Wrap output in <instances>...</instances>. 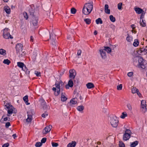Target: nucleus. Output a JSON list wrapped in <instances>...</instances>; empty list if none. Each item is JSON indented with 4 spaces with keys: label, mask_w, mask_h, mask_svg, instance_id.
<instances>
[{
    "label": "nucleus",
    "mask_w": 147,
    "mask_h": 147,
    "mask_svg": "<svg viewBox=\"0 0 147 147\" xmlns=\"http://www.w3.org/2000/svg\"><path fill=\"white\" fill-rule=\"evenodd\" d=\"M119 121L118 118L115 116L111 117L110 123L112 126L114 127H116L118 125Z\"/></svg>",
    "instance_id": "obj_3"
},
{
    "label": "nucleus",
    "mask_w": 147,
    "mask_h": 147,
    "mask_svg": "<svg viewBox=\"0 0 147 147\" xmlns=\"http://www.w3.org/2000/svg\"><path fill=\"white\" fill-rule=\"evenodd\" d=\"M58 83V81L56 80L55 84V87H53L52 90L54 91V94L55 96H57L59 94L60 92V86Z\"/></svg>",
    "instance_id": "obj_4"
},
{
    "label": "nucleus",
    "mask_w": 147,
    "mask_h": 147,
    "mask_svg": "<svg viewBox=\"0 0 147 147\" xmlns=\"http://www.w3.org/2000/svg\"><path fill=\"white\" fill-rule=\"evenodd\" d=\"M140 57H134L133 59V63L137 67H138V64L140 61Z\"/></svg>",
    "instance_id": "obj_14"
},
{
    "label": "nucleus",
    "mask_w": 147,
    "mask_h": 147,
    "mask_svg": "<svg viewBox=\"0 0 147 147\" xmlns=\"http://www.w3.org/2000/svg\"><path fill=\"white\" fill-rule=\"evenodd\" d=\"M67 99V98L62 93L61 94V100L63 101H66Z\"/></svg>",
    "instance_id": "obj_40"
},
{
    "label": "nucleus",
    "mask_w": 147,
    "mask_h": 147,
    "mask_svg": "<svg viewBox=\"0 0 147 147\" xmlns=\"http://www.w3.org/2000/svg\"><path fill=\"white\" fill-rule=\"evenodd\" d=\"M76 144V142L75 141H72L71 143H69L67 147H75Z\"/></svg>",
    "instance_id": "obj_21"
},
{
    "label": "nucleus",
    "mask_w": 147,
    "mask_h": 147,
    "mask_svg": "<svg viewBox=\"0 0 147 147\" xmlns=\"http://www.w3.org/2000/svg\"><path fill=\"white\" fill-rule=\"evenodd\" d=\"M134 9L136 12L138 14L142 13L145 11L142 9L138 7L135 8Z\"/></svg>",
    "instance_id": "obj_18"
},
{
    "label": "nucleus",
    "mask_w": 147,
    "mask_h": 147,
    "mask_svg": "<svg viewBox=\"0 0 147 147\" xmlns=\"http://www.w3.org/2000/svg\"><path fill=\"white\" fill-rule=\"evenodd\" d=\"M9 146V144L8 143H5L2 145V147H8Z\"/></svg>",
    "instance_id": "obj_62"
},
{
    "label": "nucleus",
    "mask_w": 147,
    "mask_h": 147,
    "mask_svg": "<svg viewBox=\"0 0 147 147\" xmlns=\"http://www.w3.org/2000/svg\"><path fill=\"white\" fill-rule=\"evenodd\" d=\"M138 91V89L135 87H133L131 89L132 92L133 94L136 93Z\"/></svg>",
    "instance_id": "obj_44"
},
{
    "label": "nucleus",
    "mask_w": 147,
    "mask_h": 147,
    "mask_svg": "<svg viewBox=\"0 0 147 147\" xmlns=\"http://www.w3.org/2000/svg\"><path fill=\"white\" fill-rule=\"evenodd\" d=\"M140 26L142 27H145L146 26L145 20H140Z\"/></svg>",
    "instance_id": "obj_25"
},
{
    "label": "nucleus",
    "mask_w": 147,
    "mask_h": 147,
    "mask_svg": "<svg viewBox=\"0 0 147 147\" xmlns=\"http://www.w3.org/2000/svg\"><path fill=\"white\" fill-rule=\"evenodd\" d=\"M122 115L120 117L122 119H124L125 117L127 116V114L125 112H123L122 113Z\"/></svg>",
    "instance_id": "obj_41"
},
{
    "label": "nucleus",
    "mask_w": 147,
    "mask_h": 147,
    "mask_svg": "<svg viewBox=\"0 0 147 147\" xmlns=\"http://www.w3.org/2000/svg\"><path fill=\"white\" fill-rule=\"evenodd\" d=\"M131 135L128 134H124L123 135V139L125 141H126L129 140L130 137Z\"/></svg>",
    "instance_id": "obj_20"
},
{
    "label": "nucleus",
    "mask_w": 147,
    "mask_h": 147,
    "mask_svg": "<svg viewBox=\"0 0 147 147\" xmlns=\"http://www.w3.org/2000/svg\"><path fill=\"white\" fill-rule=\"evenodd\" d=\"M132 37L131 36H130L128 34H127V36L126 38L127 41L130 42L132 40Z\"/></svg>",
    "instance_id": "obj_26"
},
{
    "label": "nucleus",
    "mask_w": 147,
    "mask_h": 147,
    "mask_svg": "<svg viewBox=\"0 0 147 147\" xmlns=\"http://www.w3.org/2000/svg\"><path fill=\"white\" fill-rule=\"evenodd\" d=\"M39 104L42 107L45 109H49V107L46 105V103L45 100L42 98H41L39 99Z\"/></svg>",
    "instance_id": "obj_6"
},
{
    "label": "nucleus",
    "mask_w": 147,
    "mask_h": 147,
    "mask_svg": "<svg viewBox=\"0 0 147 147\" xmlns=\"http://www.w3.org/2000/svg\"><path fill=\"white\" fill-rule=\"evenodd\" d=\"M139 44V41L138 39H135L133 43V45L135 47L138 46Z\"/></svg>",
    "instance_id": "obj_28"
},
{
    "label": "nucleus",
    "mask_w": 147,
    "mask_h": 147,
    "mask_svg": "<svg viewBox=\"0 0 147 147\" xmlns=\"http://www.w3.org/2000/svg\"><path fill=\"white\" fill-rule=\"evenodd\" d=\"M71 13L75 14L76 12V10L75 8H72L71 9Z\"/></svg>",
    "instance_id": "obj_46"
},
{
    "label": "nucleus",
    "mask_w": 147,
    "mask_h": 147,
    "mask_svg": "<svg viewBox=\"0 0 147 147\" xmlns=\"http://www.w3.org/2000/svg\"><path fill=\"white\" fill-rule=\"evenodd\" d=\"M122 3H119L117 5L118 8L119 10H121L122 9Z\"/></svg>",
    "instance_id": "obj_48"
},
{
    "label": "nucleus",
    "mask_w": 147,
    "mask_h": 147,
    "mask_svg": "<svg viewBox=\"0 0 147 147\" xmlns=\"http://www.w3.org/2000/svg\"><path fill=\"white\" fill-rule=\"evenodd\" d=\"M70 103L73 105H75L77 103V99L76 98H74L71 99L70 101Z\"/></svg>",
    "instance_id": "obj_24"
},
{
    "label": "nucleus",
    "mask_w": 147,
    "mask_h": 147,
    "mask_svg": "<svg viewBox=\"0 0 147 147\" xmlns=\"http://www.w3.org/2000/svg\"><path fill=\"white\" fill-rule=\"evenodd\" d=\"M38 18L35 17H33L31 21L32 24L34 26H37L38 24Z\"/></svg>",
    "instance_id": "obj_16"
},
{
    "label": "nucleus",
    "mask_w": 147,
    "mask_h": 147,
    "mask_svg": "<svg viewBox=\"0 0 147 147\" xmlns=\"http://www.w3.org/2000/svg\"><path fill=\"white\" fill-rule=\"evenodd\" d=\"M9 29L8 28H5L3 31V36L4 38L8 39L13 38L12 37L9 33Z\"/></svg>",
    "instance_id": "obj_2"
},
{
    "label": "nucleus",
    "mask_w": 147,
    "mask_h": 147,
    "mask_svg": "<svg viewBox=\"0 0 147 147\" xmlns=\"http://www.w3.org/2000/svg\"><path fill=\"white\" fill-rule=\"evenodd\" d=\"M35 74H36V75L37 76H40V72H38L37 71H35Z\"/></svg>",
    "instance_id": "obj_59"
},
{
    "label": "nucleus",
    "mask_w": 147,
    "mask_h": 147,
    "mask_svg": "<svg viewBox=\"0 0 147 147\" xmlns=\"http://www.w3.org/2000/svg\"><path fill=\"white\" fill-rule=\"evenodd\" d=\"M96 22L97 24H102V21L100 18H99L96 20Z\"/></svg>",
    "instance_id": "obj_32"
},
{
    "label": "nucleus",
    "mask_w": 147,
    "mask_h": 147,
    "mask_svg": "<svg viewBox=\"0 0 147 147\" xmlns=\"http://www.w3.org/2000/svg\"><path fill=\"white\" fill-rule=\"evenodd\" d=\"M18 53L19 54V57H23L25 56L26 54V52L25 51L19 52Z\"/></svg>",
    "instance_id": "obj_43"
},
{
    "label": "nucleus",
    "mask_w": 147,
    "mask_h": 147,
    "mask_svg": "<svg viewBox=\"0 0 147 147\" xmlns=\"http://www.w3.org/2000/svg\"><path fill=\"white\" fill-rule=\"evenodd\" d=\"M34 39L33 38L32 36H30V42H33L34 41Z\"/></svg>",
    "instance_id": "obj_64"
},
{
    "label": "nucleus",
    "mask_w": 147,
    "mask_h": 147,
    "mask_svg": "<svg viewBox=\"0 0 147 147\" xmlns=\"http://www.w3.org/2000/svg\"><path fill=\"white\" fill-rule=\"evenodd\" d=\"M68 84L70 87H73V82L71 79H70L69 80Z\"/></svg>",
    "instance_id": "obj_36"
},
{
    "label": "nucleus",
    "mask_w": 147,
    "mask_h": 147,
    "mask_svg": "<svg viewBox=\"0 0 147 147\" xmlns=\"http://www.w3.org/2000/svg\"><path fill=\"white\" fill-rule=\"evenodd\" d=\"M55 36H51V34H50V39L51 40V43L54 47H55L56 46L55 41Z\"/></svg>",
    "instance_id": "obj_13"
},
{
    "label": "nucleus",
    "mask_w": 147,
    "mask_h": 147,
    "mask_svg": "<svg viewBox=\"0 0 147 147\" xmlns=\"http://www.w3.org/2000/svg\"><path fill=\"white\" fill-rule=\"evenodd\" d=\"M84 5L85 7H86L87 8L89 9V11H90L91 12L93 8V3H86Z\"/></svg>",
    "instance_id": "obj_15"
},
{
    "label": "nucleus",
    "mask_w": 147,
    "mask_h": 147,
    "mask_svg": "<svg viewBox=\"0 0 147 147\" xmlns=\"http://www.w3.org/2000/svg\"><path fill=\"white\" fill-rule=\"evenodd\" d=\"M23 47V45L21 43H18L16 45V49L17 54L19 52H22Z\"/></svg>",
    "instance_id": "obj_9"
},
{
    "label": "nucleus",
    "mask_w": 147,
    "mask_h": 147,
    "mask_svg": "<svg viewBox=\"0 0 147 147\" xmlns=\"http://www.w3.org/2000/svg\"><path fill=\"white\" fill-rule=\"evenodd\" d=\"M110 20L111 21L114 22L115 21V18L112 15H111L109 16Z\"/></svg>",
    "instance_id": "obj_38"
},
{
    "label": "nucleus",
    "mask_w": 147,
    "mask_h": 147,
    "mask_svg": "<svg viewBox=\"0 0 147 147\" xmlns=\"http://www.w3.org/2000/svg\"><path fill=\"white\" fill-rule=\"evenodd\" d=\"M138 142L137 141H136L131 144L130 146L131 147H135L138 144Z\"/></svg>",
    "instance_id": "obj_29"
},
{
    "label": "nucleus",
    "mask_w": 147,
    "mask_h": 147,
    "mask_svg": "<svg viewBox=\"0 0 147 147\" xmlns=\"http://www.w3.org/2000/svg\"><path fill=\"white\" fill-rule=\"evenodd\" d=\"M10 118L9 117H5L3 118V121H9L10 120Z\"/></svg>",
    "instance_id": "obj_61"
},
{
    "label": "nucleus",
    "mask_w": 147,
    "mask_h": 147,
    "mask_svg": "<svg viewBox=\"0 0 147 147\" xmlns=\"http://www.w3.org/2000/svg\"><path fill=\"white\" fill-rule=\"evenodd\" d=\"M3 63L5 64L9 65L10 63V61L8 59H4L3 62Z\"/></svg>",
    "instance_id": "obj_39"
},
{
    "label": "nucleus",
    "mask_w": 147,
    "mask_h": 147,
    "mask_svg": "<svg viewBox=\"0 0 147 147\" xmlns=\"http://www.w3.org/2000/svg\"><path fill=\"white\" fill-rule=\"evenodd\" d=\"M134 73L133 72H130L127 73V75L129 77H131L133 75Z\"/></svg>",
    "instance_id": "obj_56"
},
{
    "label": "nucleus",
    "mask_w": 147,
    "mask_h": 147,
    "mask_svg": "<svg viewBox=\"0 0 147 147\" xmlns=\"http://www.w3.org/2000/svg\"><path fill=\"white\" fill-rule=\"evenodd\" d=\"M82 11V13L86 15H89L91 12L90 11H89V9L87 8L86 7H85V5L83 7Z\"/></svg>",
    "instance_id": "obj_11"
},
{
    "label": "nucleus",
    "mask_w": 147,
    "mask_h": 147,
    "mask_svg": "<svg viewBox=\"0 0 147 147\" xmlns=\"http://www.w3.org/2000/svg\"><path fill=\"white\" fill-rule=\"evenodd\" d=\"M82 53L81 50H79L78 51L77 54L78 56L80 55Z\"/></svg>",
    "instance_id": "obj_63"
},
{
    "label": "nucleus",
    "mask_w": 147,
    "mask_h": 147,
    "mask_svg": "<svg viewBox=\"0 0 147 147\" xmlns=\"http://www.w3.org/2000/svg\"><path fill=\"white\" fill-rule=\"evenodd\" d=\"M119 147H125L124 143L122 141H119Z\"/></svg>",
    "instance_id": "obj_47"
},
{
    "label": "nucleus",
    "mask_w": 147,
    "mask_h": 147,
    "mask_svg": "<svg viewBox=\"0 0 147 147\" xmlns=\"http://www.w3.org/2000/svg\"><path fill=\"white\" fill-rule=\"evenodd\" d=\"M17 66L20 68H23L24 67V63L21 62H18L17 63Z\"/></svg>",
    "instance_id": "obj_31"
},
{
    "label": "nucleus",
    "mask_w": 147,
    "mask_h": 147,
    "mask_svg": "<svg viewBox=\"0 0 147 147\" xmlns=\"http://www.w3.org/2000/svg\"><path fill=\"white\" fill-rule=\"evenodd\" d=\"M138 64L137 67L145 70L147 69V62L142 57H140V59Z\"/></svg>",
    "instance_id": "obj_1"
},
{
    "label": "nucleus",
    "mask_w": 147,
    "mask_h": 147,
    "mask_svg": "<svg viewBox=\"0 0 147 147\" xmlns=\"http://www.w3.org/2000/svg\"><path fill=\"white\" fill-rule=\"evenodd\" d=\"M69 73V77L71 79H74L76 75L75 70L74 69L70 70Z\"/></svg>",
    "instance_id": "obj_12"
},
{
    "label": "nucleus",
    "mask_w": 147,
    "mask_h": 147,
    "mask_svg": "<svg viewBox=\"0 0 147 147\" xmlns=\"http://www.w3.org/2000/svg\"><path fill=\"white\" fill-rule=\"evenodd\" d=\"M77 109L79 111H81L84 109V107L83 105H80L77 107Z\"/></svg>",
    "instance_id": "obj_30"
},
{
    "label": "nucleus",
    "mask_w": 147,
    "mask_h": 147,
    "mask_svg": "<svg viewBox=\"0 0 147 147\" xmlns=\"http://www.w3.org/2000/svg\"><path fill=\"white\" fill-rule=\"evenodd\" d=\"M11 125L10 123L9 122H7L5 123V127L7 128Z\"/></svg>",
    "instance_id": "obj_52"
},
{
    "label": "nucleus",
    "mask_w": 147,
    "mask_h": 147,
    "mask_svg": "<svg viewBox=\"0 0 147 147\" xmlns=\"http://www.w3.org/2000/svg\"><path fill=\"white\" fill-rule=\"evenodd\" d=\"M131 133V131L128 129H126V130L125 131V134H129V135H131L130 134Z\"/></svg>",
    "instance_id": "obj_53"
},
{
    "label": "nucleus",
    "mask_w": 147,
    "mask_h": 147,
    "mask_svg": "<svg viewBox=\"0 0 147 147\" xmlns=\"http://www.w3.org/2000/svg\"><path fill=\"white\" fill-rule=\"evenodd\" d=\"M127 107L128 109L129 110L131 111L132 110V108L131 107V106L130 104H127Z\"/></svg>",
    "instance_id": "obj_57"
},
{
    "label": "nucleus",
    "mask_w": 147,
    "mask_h": 147,
    "mask_svg": "<svg viewBox=\"0 0 147 147\" xmlns=\"http://www.w3.org/2000/svg\"><path fill=\"white\" fill-rule=\"evenodd\" d=\"M22 69L24 71H25L26 73L29 74L30 71H28V68L26 67V66L24 65V67L23 68H22Z\"/></svg>",
    "instance_id": "obj_35"
},
{
    "label": "nucleus",
    "mask_w": 147,
    "mask_h": 147,
    "mask_svg": "<svg viewBox=\"0 0 147 147\" xmlns=\"http://www.w3.org/2000/svg\"><path fill=\"white\" fill-rule=\"evenodd\" d=\"M48 115L47 112H45L44 113L42 114V117H43L45 118Z\"/></svg>",
    "instance_id": "obj_60"
},
{
    "label": "nucleus",
    "mask_w": 147,
    "mask_h": 147,
    "mask_svg": "<svg viewBox=\"0 0 147 147\" xmlns=\"http://www.w3.org/2000/svg\"><path fill=\"white\" fill-rule=\"evenodd\" d=\"M100 51L102 58L103 59H105L106 58L107 56L105 50L103 49H100Z\"/></svg>",
    "instance_id": "obj_17"
},
{
    "label": "nucleus",
    "mask_w": 147,
    "mask_h": 147,
    "mask_svg": "<svg viewBox=\"0 0 147 147\" xmlns=\"http://www.w3.org/2000/svg\"><path fill=\"white\" fill-rule=\"evenodd\" d=\"M42 145V144L40 142H37L35 146L36 147H40Z\"/></svg>",
    "instance_id": "obj_51"
},
{
    "label": "nucleus",
    "mask_w": 147,
    "mask_h": 147,
    "mask_svg": "<svg viewBox=\"0 0 147 147\" xmlns=\"http://www.w3.org/2000/svg\"><path fill=\"white\" fill-rule=\"evenodd\" d=\"M28 96L27 95H26L23 98V100L26 103L28 102Z\"/></svg>",
    "instance_id": "obj_45"
},
{
    "label": "nucleus",
    "mask_w": 147,
    "mask_h": 147,
    "mask_svg": "<svg viewBox=\"0 0 147 147\" xmlns=\"http://www.w3.org/2000/svg\"><path fill=\"white\" fill-rule=\"evenodd\" d=\"M84 21L87 24H89L91 23V20L89 18L85 19L84 20Z\"/></svg>",
    "instance_id": "obj_37"
},
{
    "label": "nucleus",
    "mask_w": 147,
    "mask_h": 147,
    "mask_svg": "<svg viewBox=\"0 0 147 147\" xmlns=\"http://www.w3.org/2000/svg\"><path fill=\"white\" fill-rule=\"evenodd\" d=\"M6 51L5 50L2 49H0V55L5 56L6 55Z\"/></svg>",
    "instance_id": "obj_33"
},
{
    "label": "nucleus",
    "mask_w": 147,
    "mask_h": 147,
    "mask_svg": "<svg viewBox=\"0 0 147 147\" xmlns=\"http://www.w3.org/2000/svg\"><path fill=\"white\" fill-rule=\"evenodd\" d=\"M29 11L30 15L33 16L34 15V11L32 9L31 10L30 9Z\"/></svg>",
    "instance_id": "obj_58"
},
{
    "label": "nucleus",
    "mask_w": 147,
    "mask_h": 147,
    "mask_svg": "<svg viewBox=\"0 0 147 147\" xmlns=\"http://www.w3.org/2000/svg\"><path fill=\"white\" fill-rule=\"evenodd\" d=\"M109 5L107 4H106L105 6V11L106 13L107 14H110V10L109 9Z\"/></svg>",
    "instance_id": "obj_19"
},
{
    "label": "nucleus",
    "mask_w": 147,
    "mask_h": 147,
    "mask_svg": "<svg viewBox=\"0 0 147 147\" xmlns=\"http://www.w3.org/2000/svg\"><path fill=\"white\" fill-rule=\"evenodd\" d=\"M46 140L47 138H43L42 139V140H41V143L42 144L46 142Z\"/></svg>",
    "instance_id": "obj_55"
},
{
    "label": "nucleus",
    "mask_w": 147,
    "mask_h": 147,
    "mask_svg": "<svg viewBox=\"0 0 147 147\" xmlns=\"http://www.w3.org/2000/svg\"><path fill=\"white\" fill-rule=\"evenodd\" d=\"M24 16V18L26 19L27 20L28 18V16L27 13L26 12L24 13L23 14Z\"/></svg>",
    "instance_id": "obj_54"
},
{
    "label": "nucleus",
    "mask_w": 147,
    "mask_h": 147,
    "mask_svg": "<svg viewBox=\"0 0 147 147\" xmlns=\"http://www.w3.org/2000/svg\"><path fill=\"white\" fill-rule=\"evenodd\" d=\"M104 49L103 50H105V51H106L108 53H110L111 51V48L109 47H105Z\"/></svg>",
    "instance_id": "obj_27"
},
{
    "label": "nucleus",
    "mask_w": 147,
    "mask_h": 147,
    "mask_svg": "<svg viewBox=\"0 0 147 147\" xmlns=\"http://www.w3.org/2000/svg\"><path fill=\"white\" fill-rule=\"evenodd\" d=\"M122 84L119 85L117 86V89L118 90H122Z\"/></svg>",
    "instance_id": "obj_49"
},
{
    "label": "nucleus",
    "mask_w": 147,
    "mask_h": 147,
    "mask_svg": "<svg viewBox=\"0 0 147 147\" xmlns=\"http://www.w3.org/2000/svg\"><path fill=\"white\" fill-rule=\"evenodd\" d=\"M146 101L144 100H142L141 101V107L142 109L145 108L146 109H147L146 107Z\"/></svg>",
    "instance_id": "obj_23"
},
{
    "label": "nucleus",
    "mask_w": 147,
    "mask_h": 147,
    "mask_svg": "<svg viewBox=\"0 0 147 147\" xmlns=\"http://www.w3.org/2000/svg\"><path fill=\"white\" fill-rule=\"evenodd\" d=\"M86 86L87 88L88 89H91L94 88V84L91 82L88 83L86 84Z\"/></svg>",
    "instance_id": "obj_22"
},
{
    "label": "nucleus",
    "mask_w": 147,
    "mask_h": 147,
    "mask_svg": "<svg viewBox=\"0 0 147 147\" xmlns=\"http://www.w3.org/2000/svg\"><path fill=\"white\" fill-rule=\"evenodd\" d=\"M33 110H31L27 112L28 118L26 119V122H30L32 119V116L34 114Z\"/></svg>",
    "instance_id": "obj_7"
},
{
    "label": "nucleus",
    "mask_w": 147,
    "mask_h": 147,
    "mask_svg": "<svg viewBox=\"0 0 147 147\" xmlns=\"http://www.w3.org/2000/svg\"><path fill=\"white\" fill-rule=\"evenodd\" d=\"M52 145L53 147H57L59 146L58 144L57 143L52 142Z\"/></svg>",
    "instance_id": "obj_50"
},
{
    "label": "nucleus",
    "mask_w": 147,
    "mask_h": 147,
    "mask_svg": "<svg viewBox=\"0 0 147 147\" xmlns=\"http://www.w3.org/2000/svg\"><path fill=\"white\" fill-rule=\"evenodd\" d=\"M4 9V10L7 14H9L10 13L11 10L10 9L9 7H5Z\"/></svg>",
    "instance_id": "obj_34"
},
{
    "label": "nucleus",
    "mask_w": 147,
    "mask_h": 147,
    "mask_svg": "<svg viewBox=\"0 0 147 147\" xmlns=\"http://www.w3.org/2000/svg\"><path fill=\"white\" fill-rule=\"evenodd\" d=\"M146 9H145V11L142 13L140 18V20H144L145 15L146 13Z\"/></svg>",
    "instance_id": "obj_42"
},
{
    "label": "nucleus",
    "mask_w": 147,
    "mask_h": 147,
    "mask_svg": "<svg viewBox=\"0 0 147 147\" xmlns=\"http://www.w3.org/2000/svg\"><path fill=\"white\" fill-rule=\"evenodd\" d=\"M5 106L8 109L7 111L8 113L9 114H11L12 113H16V112L14 111L15 109L13 107L12 105L9 104H7L5 105Z\"/></svg>",
    "instance_id": "obj_5"
},
{
    "label": "nucleus",
    "mask_w": 147,
    "mask_h": 147,
    "mask_svg": "<svg viewBox=\"0 0 147 147\" xmlns=\"http://www.w3.org/2000/svg\"><path fill=\"white\" fill-rule=\"evenodd\" d=\"M138 53L141 55H145L147 53V49L141 47L138 50Z\"/></svg>",
    "instance_id": "obj_8"
},
{
    "label": "nucleus",
    "mask_w": 147,
    "mask_h": 147,
    "mask_svg": "<svg viewBox=\"0 0 147 147\" xmlns=\"http://www.w3.org/2000/svg\"><path fill=\"white\" fill-rule=\"evenodd\" d=\"M52 128V126L49 125L48 126H46L43 131V133L45 134H46L48 133L50 131Z\"/></svg>",
    "instance_id": "obj_10"
}]
</instances>
